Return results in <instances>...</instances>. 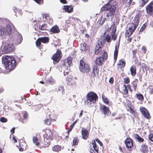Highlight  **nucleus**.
Instances as JSON below:
<instances>
[{
	"label": "nucleus",
	"instance_id": "1",
	"mask_svg": "<svg viewBox=\"0 0 153 153\" xmlns=\"http://www.w3.org/2000/svg\"><path fill=\"white\" fill-rule=\"evenodd\" d=\"M2 59L3 63L7 70L12 71L15 68L17 63L14 58L5 56H3Z\"/></svg>",
	"mask_w": 153,
	"mask_h": 153
},
{
	"label": "nucleus",
	"instance_id": "2",
	"mask_svg": "<svg viewBox=\"0 0 153 153\" xmlns=\"http://www.w3.org/2000/svg\"><path fill=\"white\" fill-rule=\"evenodd\" d=\"M114 1V0H109L108 2L101 8L102 11H108L106 16L107 19H109L110 17L111 19H113L115 14L116 7L112 4L113 3L112 2Z\"/></svg>",
	"mask_w": 153,
	"mask_h": 153
},
{
	"label": "nucleus",
	"instance_id": "3",
	"mask_svg": "<svg viewBox=\"0 0 153 153\" xmlns=\"http://www.w3.org/2000/svg\"><path fill=\"white\" fill-rule=\"evenodd\" d=\"M140 17L138 15H137L134 19V22H132L130 24V26L128 29H127L125 33L126 37L129 38L135 30L139 22Z\"/></svg>",
	"mask_w": 153,
	"mask_h": 153
},
{
	"label": "nucleus",
	"instance_id": "4",
	"mask_svg": "<svg viewBox=\"0 0 153 153\" xmlns=\"http://www.w3.org/2000/svg\"><path fill=\"white\" fill-rule=\"evenodd\" d=\"M98 98L96 94L93 92H90L86 95V102L88 104H93L96 103Z\"/></svg>",
	"mask_w": 153,
	"mask_h": 153
},
{
	"label": "nucleus",
	"instance_id": "5",
	"mask_svg": "<svg viewBox=\"0 0 153 153\" xmlns=\"http://www.w3.org/2000/svg\"><path fill=\"white\" fill-rule=\"evenodd\" d=\"M46 118L44 120V123L47 125H50L53 122L56 121V117L54 114L50 111L47 113Z\"/></svg>",
	"mask_w": 153,
	"mask_h": 153
},
{
	"label": "nucleus",
	"instance_id": "6",
	"mask_svg": "<svg viewBox=\"0 0 153 153\" xmlns=\"http://www.w3.org/2000/svg\"><path fill=\"white\" fill-rule=\"evenodd\" d=\"M79 68L81 72L84 73H88L91 71L90 65L82 59L80 60Z\"/></svg>",
	"mask_w": 153,
	"mask_h": 153
},
{
	"label": "nucleus",
	"instance_id": "7",
	"mask_svg": "<svg viewBox=\"0 0 153 153\" xmlns=\"http://www.w3.org/2000/svg\"><path fill=\"white\" fill-rule=\"evenodd\" d=\"M50 39L48 37H43L38 38L36 40L35 43L37 47L39 49H41L43 47V45L41 43L47 44L49 41Z\"/></svg>",
	"mask_w": 153,
	"mask_h": 153
},
{
	"label": "nucleus",
	"instance_id": "8",
	"mask_svg": "<svg viewBox=\"0 0 153 153\" xmlns=\"http://www.w3.org/2000/svg\"><path fill=\"white\" fill-rule=\"evenodd\" d=\"M44 139L52 140L53 138V134L52 131L50 130L45 129L43 130L41 132Z\"/></svg>",
	"mask_w": 153,
	"mask_h": 153
},
{
	"label": "nucleus",
	"instance_id": "9",
	"mask_svg": "<svg viewBox=\"0 0 153 153\" xmlns=\"http://www.w3.org/2000/svg\"><path fill=\"white\" fill-rule=\"evenodd\" d=\"M62 56V54L61 50L58 49L52 56L51 59L53 60L54 64H56L59 62Z\"/></svg>",
	"mask_w": 153,
	"mask_h": 153
},
{
	"label": "nucleus",
	"instance_id": "10",
	"mask_svg": "<svg viewBox=\"0 0 153 153\" xmlns=\"http://www.w3.org/2000/svg\"><path fill=\"white\" fill-rule=\"evenodd\" d=\"M72 61V58L70 56L68 57L65 61H63V62L62 65V67L65 70H68V68L70 67Z\"/></svg>",
	"mask_w": 153,
	"mask_h": 153
},
{
	"label": "nucleus",
	"instance_id": "11",
	"mask_svg": "<svg viewBox=\"0 0 153 153\" xmlns=\"http://www.w3.org/2000/svg\"><path fill=\"white\" fill-rule=\"evenodd\" d=\"M15 49V47L13 44H6L4 46L3 51L4 53H7L13 52Z\"/></svg>",
	"mask_w": 153,
	"mask_h": 153
},
{
	"label": "nucleus",
	"instance_id": "12",
	"mask_svg": "<svg viewBox=\"0 0 153 153\" xmlns=\"http://www.w3.org/2000/svg\"><path fill=\"white\" fill-rule=\"evenodd\" d=\"M126 148L131 151L132 150V148L133 146V140L130 138H127L124 142Z\"/></svg>",
	"mask_w": 153,
	"mask_h": 153
},
{
	"label": "nucleus",
	"instance_id": "13",
	"mask_svg": "<svg viewBox=\"0 0 153 153\" xmlns=\"http://www.w3.org/2000/svg\"><path fill=\"white\" fill-rule=\"evenodd\" d=\"M146 10L149 16H153V1L148 4L146 7Z\"/></svg>",
	"mask_w": 153,
	"mask_h": 153
},
{
	"label": "nucleus",
	"instance_id": "14",
	"mask_svg": "<svg viewBox=\"0 0 153 153\" xmlns=\"http://www.w3.org/2000/svg\"><path fill=\"white\" fill-rule=\"evenodd\" d=\"M15 29V27L13 25H7L5 28L4 31L6 34L9 35L14 31Z\"/></svg>",
	"mask_w": 153,
	"mask_h": 153
},
{
	"label": "nucleus",
	"instance_id": "15",
	"mask_svg": "<svg viewBox=\"0 0 153 153\" xmlns=\"http://www.w3.org/2000/svg\"><path fill=\"white\" fill-rule=\"evenodd\" d=\"M140 111L142 114L144 116L145 118L149 120L151 118V116L148 111L144 107H140Z\"/></svg>",
	"mask_w": 153,
	"mask_h": 153
},
{
	"label": "nucleus",
	"instance_id": "16",
	"mask_svg": "<svg viewBox=\"0 0 153 153\" xmlns=\"http://www.w3.org/2000/svg\"><path fill=\"white\" fill-rule=\"evenodd\" d=\"M18 147L19 150L22 152L26 150L27 149L28 147L26 142L23 140H21L19 142Z\"/></svg>",
	"mask_w": 153,
	"mask_h": 153
},
{
	"label": "nucleus",
	"instance_id": "17",
	"mask_svg": "<svg viewBox=\"0 0 153 153\" xmlns=\"http://www.w3.org/2000/svg\"><path fill=\"white\" fill-rule=\"evenodd\" d=\"M100 43H98L96 46L95 48V54L96 55H98V54H101L102 53V43L101 42H100Z\"/></svg>",
	"mask_w": 153,
	"mask_h": 153
},
{
	"label": "nucleus",
	"instance_id": "18",
	"mask_svg": "<svg viewBox=\"0 0 153 153\" xmlns=\"http://www.w3.org/2000/svg\"><path fill=\"white\" fill-rule=\"evenodd\" d=\"M100 110L104 114L105 116L108 115L110 111L108 107L106 106L105 105H103L101 106Z\"/></svg>",
	"mask_w": 153,
	"mask_h": 153
},
{
	"label": "nucleus",
	"instance_id": "19",
	"mask_svg": "<svg viewBox=\"0 0 153 153\" xmlns=\"http://www.w3.org/2000/svg\"><path fill=\"white\" fill-rule=\"evenodd\" d=\"M22 40V35L18 33L16 34L14 40V43L15 45H18L20 44Z\"/></svg>",
	"mask_w": 153,
	"mask_h": 153
},
{
	"label": "nucleus",
	"instance_id": "20",
	"mask_svg": "<svg viewBox=\"0 0 153 153\" xmlns=\"http://www.w3.org/2000/svg\"><path fill=\"white\" fill-rule=\"evenodd\" d=\"M117 68H120L121 71H123V68L126 65V62L123 59H120L117 65Z\"/></svg>",
	"mask_w": 153,
	"mask_h": 153
},
{
	"label": "nucleus",
	"instance_id": "21",
	"mask_svg": "<svg viewBox=\"0 0 153 153\" xmlns=\"http://www.w3.org/2000/svg\"><path fill=\"white\" fill-rule=\"evenodd\" d=\"M128 107L130 109V113L132 114L135 117L137 118L138 117V114L136 110L134 109V107L130 105L129 106H128Z\"/></svg>",
	"mask_w": 153,
	"mask_h": 153
},
{
	"label": "nucleus",
	"instance_id": "22",
	"mask_svg": "<svg viewBox=\"0 0 153 153\" xmlns=\"http://www.w3.org/2000/svg\"><path fill=\"white\" fill-rule=\"evenodd\" d=\"M103 58L102 56H100L96 58L94 61L95 64L97 66H102L104 62Z\"/></svg>",
	"mask_w": 153,
	"mask_h": 153
},
{
	"label": "nucleus",
	"instance_id": "23",
	"mask_svg": "<svg viewBox=\"0 0 153 153\" xmlns=\"http://www.w3.org/2000/svg\"><path fill=\"white\" fill-rule=\"evenodd\" d=\"M140 150L142 153H147L148 152V146L145 143L141 146Z\"/></svg>",
	"mask_w": 153,
	"mask_h": 153
},
{
	"label": "nucleus",
	"instance_id": "24",
	"mask_svg": "<svg viewBox=\"0 0 153 153\" xmlns=\"http://www.w3.org/2000/svg\"><path fill=\"white\" fill-rule=\"evenodd\" d=\"M82 138L85 140L87 139L89 135V131L84 128H82Z\"/></svg>",
	"mask_w": 153,
	"mask_h": 153
},
{
	"label": "nucleus",
	"instance_id": "25",
	"mask_svg": "<svg viewBox=\"0 0 153 153\" xmlns=\"http://www.w3.org/2000/svg\"><path fill=\"white\" fill-rule=\"evenodd\" d=\"M119 44L120 42L118 44H116L115 46V49L114 52V61L115 62H116L117 57Z\"/></svg>",
	"mask_w": 153,
	"mask_h": 153
},
{
	"label": "nucleus",
	"instance_id": "26",
	"mask_svg": "<svg viewBox=\"0 0 153 153\" xmlns=\"http://www.w3.org/2000/svg\"><path fill=\"white\" fill-rule=\"evenodd\" d=\"M62 9L65 10V12L68 13H71L73 11V8L72 5H64Z\"/></svg>",
	"mask_w": 153,
	"mask_h": 153
},
{
	"label": "nucleus",
	"instance_id": "27",
	"mask_svg": "<svg viewBox=\"0 0 153 153\" xmlns=\"http://www.w3.org/2000/svg\"><path fill=\"white\" fill-rule=\"evenodd\" d=\"M99 69L98 67L95 65H94L93 67V70L92 72L91 76L93 77L96 76V75H98L99 73Z\"/></svg>",
	"mask_w": 153,
	"mask_h": 153
},
{
	"label": "nucleus",
	"instance_id": "28",
	"mask_svg": "<svg viewBox=\"0 0 153 153\" xmlns=\"http://www.w3.org/2000/svg\"><path fill=\"white\" fill-rule=\"evenodd\" d=\"M88 48V46L85 43L83 42L81 44L80 50L81 53L87 50Z\"/></svg>",
	"mask_w": 153,
	"mask_h": 153
},
{
	"label": "nucleus",
	"instance_id": "29",
	"mask_svg": "<svg viewBox=\"0 0 153 153\" xmlns=\"http://www.w3.org/2000/svg\"><path fill=\"white\" fill-rule=\"evenodd\" d=\"M131 75L134 76H135L136 74V68L135 65L132 66L130 69Z\"/></svg>",
	"mask_w": 153,
	"mask_h": 153
},
{
	"label": "nucleus",
	"instance_id": "30",
	"mask_svg": "<svg viewBox=\"0 0 153 153\" xmlns=\"http://www.w3.org/2000/svg\"><path fill=\"white\" fill-rule=\"evenodd\" d=\"M42 16L43 18H45L48 21H49V22H50V21H52L53 20L51 19V17L48 13H42Z\"/></svg>",
	"mask_w": 153,
	"mask_h": 153
},
{
	"label": "nucleus",
	"instance_id": "31",
	"mask_svg": "<svg viewBox=\"0 0 153 153\" xmlns=\"http://www.w3.org/2000/svg\"><path fill=\"white\" fill-rule=\"evenodd\" d=\"M50 31L53 33H57L59 32L60 30L58 26L55 25L51 28Z\"/></svg>",
	"mask_w": 153,
	"mask_h": 153
},
{
	"label": "nucleus",
	"instance_id": "32",
	"mask_svg": "<svg viewBox=\"0 0 153 153\" xmlns=\"http://www.w3.org/2000/svg\"><path fill=\"white\" fill-rule=\"evenodd\" d=\"M51 141L44 139V142L42 147L45 148L48 147L51 144Z\"/></svg>",
	"mask_w": 153,
	"mask_h": 153
},
{
	"label": "nucleus",
	"instance_id": "33",
	"mask_svg": "<svg viewBox=\"0 0 153 153\" xmlns=\"http://www.w3.org/2000/svg\"><path fill=\"white\" fill-rule=\"evenodd\" d=\"M102 101L104 103L108 105H111V103L110 102V103L109 99L107 97L103 95H102Z\"/></svg>",
	"mask_w": 153,
	"mask_h": 153
},
{
	"label": "nucleus",
	"instance_id": "34",
	"mask_svg": "<svg viewBox=\"0 0 153 153\" xmlns=\"http://www.w3.org/2000/svg\"><path fill=\"white\" fill-rule=\"evenodd\" d=\"M138 80L137 79H135L132 81L131 83V85L134 88V89L135 91H137V83Z\"/></svg>",
	"mask_w": 153,
	"mask_h": 153
},
{
	"label": "nucleus",
	"instance_id": "35",
	"mask_svg": "<svg viewBox=\"0 0 153 153\" xmlns=\"http://www.w3.org/2000/svg\"><path fill=\"white\" fill-rule=\"evenodd\" d=\"M134 137L140 143H142L144 141V139L137 134H134Z\"/></svg>",
	"mask_w": 153,
	"mask_h": 153
},
{
	"label": "nucleus",
	"instance_id": "36",
	"mask_svg": "<svg viewBox=\"0 0 153 153\" xmlns=\"http://www.w3.org/2000/svg\"><path fill=\"white\" fill-rule=\"evenodd\" d=\"M135 96L140 101L143 102L144 100V97L142 94H137Z\"/></svg>",
	"mask_w": 153,
	"mask_h": 153
},
{
	"label": "nucleus",
	"instance_id": "37",
	"mask_svg": "<svg viewBox=\"0 0 153 153\" xmlns=\"http://www.w3.org/2000/svg\"><path fill=\"white\" fill-rule=\"evenodd\" d=\"M122 91L123 94L125 95H127L128 94V90L127 88L126 85H124L122 87Z\"/></svg>",
	"mask_w": 153,
	"mask_h": 153
},
{
	"label": "nucleus",
	"instance_id": "38",
	"mask_svg": "<svg viewBox=\"0 0 153 153\" xmlns=\"http://www.w3.org/2000/svg\"><path fill=\"white\" fill-rule=\"evenodd\" d=\"M61 146L58 145H55L52 147V150L55 152H58L61 150Z\"/></svg>",
	"mask_w": 153,
	"mask_h": 153
},
{
	"label": "nucleus",
	"instance_id": "39",
	"mask_svg": "<svg viewBox=\"0 0 153 153\" xmlns=\"http://www.w3.org/2000/svg\"><path fill=\"white\" fill-rule=\"evenodd\" d=\"M33 143L35 144L36 146L39 145V143L38 141V138L36 136H34L33 137Z\"/></svg>",
	"mask_w": 153,
	"mask_h": 153
},
{
	"label": "nucleus",
	"instance_id": "40",
	"mask_svg": "<svg viewBox=\"0 0 153 153\" xmlns=\"http://www.w3.org/2000/svg\"><path fill=\"white\" fill-rule=\"evenodd\" d=\"M73 79H74L73 78V77L71 75H69V76H68V77H66V80L67 82V85H71V83L70 82Z\"/></svg>",
	"mask_w": 153,
	"mask_h": 153
},
{
	"label": "nucleus",
	"instance_id": "41",
	"mask_svg": "<svg viewBox=\"0 0 153 153\" xmlns=\"http://www.w3.org/2000/svg\"><path fill=\"white\" fill-rule=\"evenodd\" d=\"M73 79H74L73 78V77L71 75H69V76H68V77H66V80L67 82V85H71V83L70 82Z\"/></svg>",
	"mask_w": 153,
	"mask_h": 153
},
{
	"label": "nucleus",
	"instance_id": "42",
	"mask_svg": "<svg viewBox=\"0 0 153 153\" xmlns=\"http://www.w3.org/2000/svg\"><path fill=\"white\" fill-rule=\"evenodd\" d=\"M48 27L47 24L45 23H44L42 24V25H40L39 27V29L40 30H46L47 29L46 28Z\"/></svg>",
	"mask_w": 153,
	"mask_h": 153
},
{
	"label": "nucleus",
	"instance_id": "43",
	"mask_svg": "<svg viewBox=\"0 0 153 153\" xmlns=\"http://www.w3.org/2000/svg\"><path fill=\"white\" fill-rule=\"evenodd\" d=\"M92 144L93 145L94 150L96 152L98 153L99 151V148L97 146L95 141H94V142L93 141Z\"/></svg>",
	"mask_w": 153,
	"mask_h": 153
},
{
	"label": "nucleus",
	"instance_id": "44",
	"mask_svg": "<svg viewBox=\"0 0 153 153\" xmlns=\"http://www.w3.org/2000/svg\"><path fill=\"white\" fill-rule=\"evenodd\" d=\"M104 40L108 43L110 42L111 41V36L108 34L107 35L105 36Z\"/></svg>",
	"mask_w": 153,
	"mask_h": 153
},
{
	"label": "nucleus",
	"instance_id": "45",
	"mask_svg": "<svg viewBox=\"0 0 153 153\" xmlns=\"http://www.w3.org/2000/svg\"><path fill=\"white\" fill-rule=\"evenodd\" d=\"M47 83L52 85L55 83V82L53 79L51 78L47 80Z\"/></svg>",
	"mask_w": 153,
	"mask_h": 153
},
{
	"label": "nucleus",
	"instance_id": "46",
	"mask_svg": "<svg viewBox=\"0 0 153 153\" xmlns=\"http://www.w3.org/2000/svg\"><path fill=\"white\" fill-rule=\"evenodd\" d=\"M79 141L77 137H75L74 138L73 142V146H74L78 144Z\"/></svg>",
	"mask_w": 153,
	"mask_h": 153
},
{
	"label": "nucleus",
	"instance_id": "47",
	"mask_svg": "<svg viewBox=\"0 0 153 153\" xmlns=\"http://www.w3.org/2000/svg\"><path fill=\"white\" fill-rule=\"evenodd\" d=\"M102 53L103 52V54L102 55V58H103V59L106 60L108 58V55L107 53L104 50L102 51Z\"/></svg>",
	"mask_w": 153,
	"mask_h": 153
},
{
	"label": "nucleus",
	"instance_id": "48",
	"mask_svg": "<svg viewBox=\"0 0 153 153\" xmlns=\"http://www.w3.org/2000/svg\"><path fill=\"white\" fill-rule=\"evenodd\" d=\"M123 82L126 84H128L130 82V79L128 77L126 76L123 78Z\"/></svg>",
	"mask_w": 153,
	"mask_h": 153
},
{
	"label": "nucleus",
	"instance_id": "49",
	"mask_svg": "<svg viewBox=\"0 0 153 153\" xmlns=\"http://www.w3.org/2000/svg\"><path fill=\"white\" fill-rule=\"evenodd\" d=\"M70 82L71 83V85H67L68 86L71 87H73L76 86V82L74 79H73Z\"/></svg>",
	"mask_w": 153,
	"mask_h": 153
},
{
	"label": "nucleus",
	"instance_id": "50",
	"mask_svg": "<svg viewBox=\"0 0 153 153\" xmlns=\"http://www.w3.org/2000/svg\"><path fill=\"white\" fill-rule=\"evenodd\" d=\"M123 117H124L125 118H126V117H125L124 115L123 114H121L119 115V116L116 117L115 119L120 120L122 119Z\"/></svg>",
	"mask_w": 153,
	"mask_h": 153
},
{
	"label": "nucleus",
	"instance_id": "51",
	"mask_svg": "<svg viewBox=\"0 0 153 153\" xmlns=\"http://www.w3.org/2000/svg\"><path fill=\"white\" fill-rule=\"evenodd\" d=\"M149 1V0H141L142 2L141 7H143Z\"/></svg>",
	"mask_w": 153,
	"mask_h": 153
},
{
	"label": "nucleus",
	"instance_id": "52",
	"mask_svg": "<svg viewBox=\"0 0 153 153\" xmlns=\"http://www.w3.org/2000/svg\"><path fill=\"white\" fill-rule=\"evenodd\" d=\"M5 28L2 26H0V35H2L5 32Z\"/></svg>",
	"mask_w": 153,
	"mask_h": 153
},
{
	"label": "nucleus",
	"instance_id": "53",
	"mask_svg": "<svg viewBox=\"0 0 153 153\" xmlns=\"http://www.w3.org/2000/svg\"><path fill=\"white\" fill-rule=\"evenodd\" d=\"M134 62L135 64L137 65V66H140L141 65L140 62L137 58H136L134 60Z\"/></svg>",
	"mask_w": 153,
	"mask_h": 153
},
{
	"label": "nucleus",
	"instance_id": "54",
	"mask_svg": "<svg viewBox=\"0 0 153 153\" xmlns=\"http://www.w3.org/2000/svg\"><path fill=\"white\" fill-rule=\"evenodd\" d=\"M0 121L2 123H6L7 121V119L4 117H1L0 119Z\"/></svg>",
	"mask_w": 153,
	"mask_h": 153
},
{
	"label": "nucleus",
	"instance_id": "55",
	"mask_svg": "<svg viewBox=\"0 0 153 153\" xmlns=\"http://www.w3.org/2000/svg\"><path fill=\"white\" fill-rule=\"evenodd\" d=\"M149 139L150 140L153 142V134H150L149 135Z\"/></svg>",
	"mask_w": 153,
	"mask_h": 153
},
{
	"label": "nucleus",
	"instance_id": "56",
	"mask_svg": "<svg viewBox=\"0 0 153 153\" xmlns=\"http://www.w3.org/2000/svg\"><path fill=\"white\" fill-rule=\"evenodd\" d=\"M116 30V27H115V28L113 29L112 31L111 32V36H113L115 35Z\"/></svg>",
	"mask_w": 153,
	"mask_h": 153
},
{
	"label": "nucleus",
	"instance_id": "57",
	"mask_svg": "<svg viewBox=\"0 0 153 153\" xmlns=\"http://www.w3.org/2000/svg\"><path fill=\"white\" fill-rule=\"evenodd\" d=\"M146 23L143 24L141 27V28L140 31H142L144 30L146 28Z\"/></svg>",
	"mask_w": 153,
	"mask_h": 153
},
{
	"label": "nucleus",
	"instance_id": "58",
	"mask_svg": "<svg viewBox=\"0 0 153 153\" xmlns=\"http://www.w3.org/2000/svg\"><path fill=\"white\" fill-rule=\"evenodd\" d=\"M148 88L149 90V92L150 94H153V87L150 86V87H149Z\"/></svg>",
	"mask_w": 153,
	"mask_h": 153
},
{
	"label": "nucleus",
	"instance_id": "59",
	"mask_svg": "<svg viewBox=\"0 0 153 153\" xmlns=\"http://www.w3.org/2000/svg\"><path fill=\"white\" fill-rule=\"evenodd\" d=\"M58 87V90H57V88H55V91H60L61 90H63V86H62L61 87Z\"/></svg>",
	"mask_w": 153,
	"mask_h": 153
},
{
	"label": "nucleus",
	"instance_id": "60",
	"mask_svg": "<svg viewBox=\"0 0 153 153\" xmlns=\"http://www.w3.org/2000/svg\"><path fill=\"white\" fill-rule=\"evenodd\" d=\"M36 2L38 4H43V0H33Z\"/></svg>",
	"mask_w": 153,
	"mask_h": 153
},
{
	"label": "nucleus",
	"instance_id": "61",
	"mask_svg": "<svg viewBox=\"0 0 153 153\" xmlns=\"http://www.w3.org/2000/svg\"><path fill=\"white\" fill-rule=\"evenodd\" d=\"M132 52L133 55V57L134 58L136 57V54L137 52V50H132Z\"/></svg>",
	"mask_w": 153,
	"mask_h": 153
},
{
	"label": "nucleus",
	"instance_id": "62",
	"mask_svg": "<svg viewBox=\"0 0 153 153\" xmlns=\"http://www.w3.org/2000/svg\"><path fill=\"white\" fill-rule=\"evenodd\" d=\"M114 81V79L113 77H111L109 80V82L111 84L113 83Z\"/></svg>",
	"mask_w": 153,
	"mask_h": 153
},
{
	"label": "nucleus",
	"instance_id": "63",
	"mask_svg": "<svg viewBox=\"0 0 153 153\" xmlns=\"http://www.w3.org/2000/svg\"><path fill=\"white\" fill-rule=\"evenodd\" d=\"M127 88L129 89V91L132 93V89L131 86L130 84L127 85Z\"/></svg>",
	"mask_w": 153,
	"mask_h": 153
},
{
	"label": "nucleus",
	"instance_id": "64",
	"mask_svg": "<svg viewBox=\"0 0 153 153\" xmlns=\"http://www.w3.org/2000/svg\"><path fill=\"white\" fill-rule=\"evenodd\" d=\"M96 141L97 142L100 146H103V144L100 141V140L98 139H96Z\"/></svg>",
	"mask_w": 153,
	"mask_h": 153
}]
</instances>
